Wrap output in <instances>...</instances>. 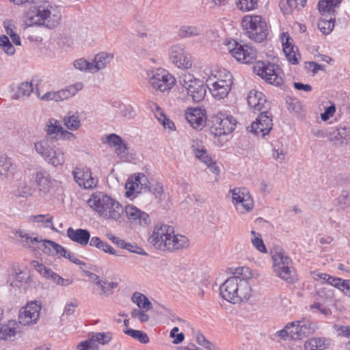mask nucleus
<instances>
[{
  "mask_svg": "<svg viewBox=\"0 0 350 350\" xmlns=\"http://www.w3.org/2000/svg\"><path fill=\"white\" fill-rule=\"evenodd\" d=\"M148 241L154 248L163 252H174L189 246V239L184 235L175 234L172 226L157 224Z\"/></svg>",
  "mask_w": 350,
  "mask_h": 350,
  "instance_id": "nucleus-1",
  "label": "nucleus"
},
{
  "mask_svg": "<svg viewBox=\"0 0 350 350\" xmlns=\"http://www.w3.org/2000/svg\"><path fill=\"white\" fill-rule=\"evenodd\" d=\"M61 14L52 3L48 1L38 3L27 14V24L29 26H44L49 29L57 27Z\"/></svg>",
  "mask_w": 350,
  "mask_h": 350,
  "instance_id": "nucleus-2",
  "label": "nucleus"
},
{
  "mask_svg": "<svg viewBox=\"0 0 350 350\" xmlns=\"http://www.w3.org/2000/svg\"><path fill=\"white\" fill-rule=\"evenodd\" d=\"M220 295L230 303L240 304L250 299L252 295V286L247 279L241 276H232L220 286Z\"/></svg>",
  "mask_w": 350,
  "mask_h": 350,
  "instance_id": "nucleus-3",
  "label": "nucleus"
},
{
  "mask_svg": "<svg viewBox=\"0 0 350 350\" xmlns=\"http://www.w3.org/2000/svg\"><path fill=\"white\" fill-rule=\"evenodd\" d=\"M88 204L101 217L109 220L118 221L124 213L123 206L118 201L100 192L92 194Z\"/></svg>",
  "mask_w": 350,
  "mask_h": 350,
  "instance_id": "nucleus-4",
  "label": "nucleus"
},
{
  "mask_svg": "<svg viewBox=\"0 0 350 350\" xmlns=\"http://www.w3.org/2000/svg\"><path fill=\"white\" fill-rule=\"evenodd\" d=\"M51 142L48 137L36 141L35 150L49 164L55 167L62 166L65 163L64 152L62 149H54L50 144Z\"/></svg>",
  "mask_w": 350,
  "mask_h": 350,
  "instance_id": "nucleus-5",
  "label": "nucleus"
},
{
  "mask_svg": "<svg viewBox=\"0 0 350 350\" xmlns=\"http://www.w3.org/2000/svg\"><path fill=\"white\" fill-rule=\"evenodd\" d=\"M241 23L245 33L251 40L261 42L267 38L268 33L267 23L260 16H245Z\"/></svg>",
  "mask_w": 350,
  "mask_h": 350,
  "instance_id": "nucleus-6",
  "label": "nucleus"
},
{
  "mask_svg": "<svg viewBox=\"0 0 350 350\" xmlns=\"http://www.w3.org/2000/svg\"><path fill=\"white\" fill-rule=\"evenodd\" d=\"M271 258L275 274L288 283H293L295 280L294 272L291 266V260L288 256L282 250H280L279 251L272 252Z\"/></svg>",
  "mask_w": 350,
  "mask_h": 350,
  "instance_id": "nucleus-7",
  "label": "nucleus"
},
{
  "mask_svg": "<svg viewBox=\"0 0 350 350\" xmlns=\"http://www.w3.org/2000/svg\"><path fill=\"white\" fill-rule=\"evenodd\" d=\"M254 72L271 85L280 86L284 82L281 69L274 64L259 61L254 66Z\"/></svg>",
  "mask_w": 350,
  "mask_h": 350,
  "instance_id": "nucleus-8",
  "label": "nucleus"
},
{
  "mask_svg": "<svg viewBox=\"0 0 350 350\" xmlns=\"http://www.w3.org/2000/svg\"><path fill=\"white\" fill-rule=\"evenodd\" d=\"M180 83L185 88L189 97L193 102L202 101L206 93V86L203 82L190 74L183 75L180 79Z\"/></svg>",
  "mask_w": 350,
  "mask_h": 350,
  "instance_id": "nucleus-9",
  "label": "nucleus"
},
{
  "mask_svg": "<svg viewBox=\"0 0 350 350\" xmlns=\"http://www.w3.org/2000/svg\"><path fill=\"white\" fill-rule=\"evenodd\" d=\"M232 202L237 211L241 214L251 212L254 208V200L245 187H236L230 190Z\"/></svg>",
  "mask_w": 350,
  "mask_h": 350,
  "instance_id": "nucleus-10",
  "label": "nucleus"
},
{
  "mask_svg": "<svg viewBox=\"0 0 350 350\" xmlns=\"http://www.w3.org/2000/svg\"><path fill=\"white\" fill-rule=\"evenodd\" d=\"M227 50L238 62L251 64L256 58V51L248 45H243L232 40L226 44Z\"/></svg>",
  "mask_w": 350,
  "mask_h": 350,
  "instance_id": "nucleus-11",
  "label": "nucleus"
},
{
  "mask_svg": "<svg viewBox=\"0 0 350 350\" xmlns=\"http://www.w3.org/2000/svg\"><path fill=\"white\" fill-rule=\"evenodd\" d=\"M210 131L215 136L228 135L232 133L236 126V120L232 116H226L223 114L211 117L208 121Z\"/></svg>",
  "mask_w": 350,
  "mask_h": 350,
  "instance_id": "nucleus-12",
  "label": "nucleus"
},
{
  "mask_svg": "<svg viewBox=\"0 0 350 350\" xmlns=\"http://www.w3.org/2000/svg\"><path fill=\"white\" fill-rule=\"evenodd\" d=\"M170 62L176 67L188 69L192 66V57L183 44L172 45L168 51Z\"/></svg>",
  "mask_w": 350,
  "mask_h": 350,
  "instance_id": "nucleus-13",
  "label": "nucleus"
},
{
  "mask_svg": "<svg viewBox=\"0 0 350 350\" xmlns=\"http://www.w3.org/2000/svg\"><path fill=\"white\" fill-rule=\"evenodd\" d=\"M273 116L270 110L260 111V114L253 122L250 126L247 128L248 131L256 135L264 137L268 135L273 128Z\"/></svg>",
  "mask_w": 350,
  "mask_h": 350,
  "instance_id": "nucleus-14",
  "label": "nucleus"
},
{
  "mask_svg": "<svg viewBox=\"0 0 350 350\" xmlns=\"http://www.w3.org/2000/svg\"><path fill=\"white\" fill-rule=\"evenodd\" d=\"M149 84L156 90L168 91L175 83L174 77L165 70L158 69L149 77Z\"/></svg>",
  "mask_w": 350,
  "mask_h": 350,
  "instance_id": "nucleus-15",
  "label": "nucleus"
},
{
  "mask_svg": "<svg viewBox=\"0 0 350 350\" xmlns=\"http://www.w3.org/2000/svg\"><path fill=\"white\" fill-rule=\"evenodd\" d=\"M41 310V305L38 301H31L21 308L18 314V321L21 325H29L37 323Z\"/></svg>",
  "mask_w": 350,
  "mask_h": 350,
  "instance_id": "nucleus-16",
  "label": "nucleus"
},
{
  "mask_svg": "<svg viewBox=\"0 0 350 350\" xmlns=\"http://www.w3.org/2000/svg\"><path fill=\"white\" fill-rule=\"evenodd\" d=\"M112 338L111 332H92L89 334V339L81 342L77 346V350H98V346L96 342L100 345L107 344Z\"/></svg>",
  "mask_w": 350,
  "mask_h": 350,
  "instance_id": "nucleus-17",
  "label": "nucleus"
},
{
  "mask_svg": "<svg viewBox=\"0 0 350 350\" xmlns=\"http://www.w3.org/2000/svg\"><path fill=\"white\" fill-rule=\"evenodd\" d=\"M75 181L79 187L89 189L95 187L98 183L97 179L92 176V172L88 167H77L72 172Z\"/></svg>",
  "mask_w": 350,
  "mask_h": 350,
  "instance_id": "nucleus-18",
  "label": "nucleus"
},
{
  "mask_svg": "<svg viewBox=\"0 0 350 350\" xmlns=\"http://www.w3.org/2000/svg\"><path fill=\"white\" fill-rule=\"evenodd\" d=\"M248 105L253 108L255 111H267L271 109V103L268 101L266 96L256 90H251L247 96Z\"/></svg>",
  "mask_w": 350,
  "mask_h": 350,
  "instance_id": "nucleus-19",
  "label": "nucleus"
},
{
  "mask_svg": "<svg viewBox=\"0 0 350 350\" xmlns=\"http://www.w3.org/2000/svg\"><path fill=\"white\" fill-rule=\"evenodd\" d=\"M147 182L148 179L143 174H139L135 177L129 178L125 185L126 189V196L130 197L134 196L135 193H142L143 190L146 191Z\"/></svg>",
  "mask_w": 350,
  "mask_h": 350,
  "instance_id": "nucleus-20",
  "label": "nucleus"
},
{
  "mask_svg": "<svg viewBox=\"0 0 350 350\" xmlns=\"http://www.w3.org/2000/svg\"><path fill=\"white\" fill-rule=\"evenodd\" d=\"M228 76L229 77L228 79H217L212 84L207 85L214 98L220 100L228 96L232 84L230 75Z\"/></svg>",
  "mask_w": 350,
  "mask_h": 350,
  "instance_id": "nucleus-21",
  "label": "nucleus"
},
{
  "mask_svg": "<svg viewBox=\"0 0 350 350\" xmlns=\"http://www.w3.org/2000/svg\"><path fill=\"white\" fill-rule=\"evenodd\" d=\"M124 211L129 221L134 224L147 226L150 223L149 215L133 205L126 206Z\"/></svg>",
  "mask_w": 350,
  "mask_h": 350,
  "instance_id": "nucleus-22",
  "label": "nucleus"
},
{
  "mask_svg": "<svg viewBox=\"0 0 350 350\" xmlns=\"http://www.w3.org/2000/svg\"><path fill=\"white\" fill-rule=\"evenodd\" d=\"M185 118L195 129L201 130L205 126V110L200 108L189 109L185 113Z\"/></svg>",
  "mask_w": 350,
  "mask_h": 350,
  "instance_id": "nucleus-23",
  "label": "nucleus"
},
{
  "mask_svg": "<svg viewBox=\"0 0 350 350\" xmlns=\"http://www.w3.org/2000/svg\"><path fill=\"white\" fill-rule=\"evenodd\" d=\"M283 51L285 53L288 60L292 64H298L299 53H297V48L292 44L293 40L290 38L288 33L284 32L281 36Z\"/></svg>",
  "mask_w": 350,
  "mask_h": 350,
  "instance_id": "nucleus-24",
  "label": "nucleus"
},
{
  "mask_svg": "<svg viewBox=\"0 0 350 350\" xmlns=\"http://www.w3.org/2000/svg\"><path fill=\"white\" fill-rule=\"evenodd\" d=\"M67 237L73 242L84 247L88 245L90 239V232L86 229H74L70 227L66 231Z\"/></svg>",
  "mask_w": 350,
  "mask_h": 350,
  "instance_id": "nucleus-25",
  "label": "nucleus"
},
{
  "mask_svg": "<svg viewBox=\"0 0 350 350\" xmlns=\"http://www.w3.org/2000/svg\"><path fill=\"white\" fill-rule=\"evenodd\" d=\"M16 173V166L6 154L0 153V176L13 177Z\"/></svg>",
  "mask_w": 350,
  "mask_h": 350,
  "instance_id": "nucleus-26",
  "label": "nucleus"
},
{
  "mask_svg": "<svg viewBox=\"0 0 350 350\" xmlns=\"http://www.w3.org/2000/svg\"><path fill=\"white\" fill-rule=\"evenodd\" d=\"M60 122L54 118H50L46 122L44 131L46 133V137L51 139V142L57 140L55 135L60 133L62 129Z\"/></svg>",
  "mask_w": 350,
  "mask_h": 350,
  "instance_id": "nucleus-27",
  "label": "nucleus"
},
{
  "mask_svg": "<svg viewBox=\"0 0 350 350\" xmlns=\"http://www.w3.org/2000/svg\"><path fill=\"white\" fill-rule=\"evenodd\" d=\"M42 245L44 246L43 252L49 255L59 254L60 256L64 257L68 254V251L64 247L54 241L44 240Z\"/></svg>",
  "mask_w": 350,
  "mask_h": 350,
  "instance_id": "nucleus-28",
  "label": "nucleus"
},
{
  "mask_svg": "<svg viewBox=\"0 0 350 350\" xmlns=\"http://www.w3.org/2000/svg\"><path fill=\"white\" fill-rule=\"evenodd\" d=\"M306 0H281L280 6L284 14H291L294 10H299L305 6Z\"/></svg>",
  "mask_w": 350,
  "mask_h": 350,
  "instance_id": "nucleus-29",
  "label": "nucleus"
},
{
  "mask_svg": "<svg viewBox=\"0 0 350 350\" xmlns=\"http://www.w3.org/2000/svg\"><path fill=\"white\" fill-rule=\"evenodd\" d=\"M113 55L105 52L97 54L93 61L94 72L104 68L113 59Z\"/></svg>",
  "mask_w": 350,
  "mask_h": 350,
  "instance_id": "nucleus-30",
  "label": "nucleus"
},
{
  "mask_svg": "<svg viewBox=\"0 0 350 350\" xmlns=\"http://www.w3.org/2000/svg\"><path fill=\"white\" fill-rule=\"evenodd\" d=\"M36 183L40 191L47 192L51 185L49 174L44 171H39L36 174Z\"/></svg>",
  "mask_w": 350,
  "mask_h": 350,
  "instance_id": "nucleus-31",
  "label": "nucleus"
},
{
  "mask_svg": "<svg viewBox=\"0 0 350 350\" xmlns=\"http://www.w3.org/2000/svg\"><path fill=\"white\" fill-rule=\"evenodd\" d=\"M16 323L14 321H10L8 324L3 325L0 328V339L10 340L14 337L16 334Z\"/></svg>",
  "mask_w": 350,
  "mask_h": 350,
  "instance_id": "nucleus-32",
  "label": "nucleus"
},
{
  "mask_svg": "<svg viewBox=\"0 0 350 350\" xmlns=\"http://www.w3.org/2000/svg\"><path fill=\"white\" fill-rule=\"evenodd\" d=\"M64 124L70 131H76L81 125L78 113L68 112L63 119Z\"/></svg>",
  "mask_w": 350,
  "mask_h": 350,
  "instance_id": "nucleus-33",
  "label": "nucleus"
},
{
  "mask_svg": "<svg viewBox=\"0 0 350 350\" xmlns=\"http://www.w3.org/2000/svg\"><path fill=\"white\" fill-rule=\"evenodd\" d=\"M202 33L203 29L200 26L184 25L178 31V35L181 38L198 36Z\"/></svg>",
  "mask_w": 350,
  "mask_h": 350,
  "instance_id": "nucleus-34",
  "label": "nucleus"
},
{
  "mask_svg": "<svg viewBox=\"0 0 350 350\" xmlns=\"http://www.w3.org/2000/svg\"><path fill=\"white\" fill-rule=\"evenodd\" d=\"M131 300L139 308L144 309L146 311L149 310L152 307V303L147 297L139 292H135L132 295Z\"/></svg>",
  "mask_w": 350,
  "mask_h": 350,
  "instance_id": "nucleus-35",
  "label": "nucleus"
},
{
  "mask_svg": "<svg viewBox=\"0 0 350 350\" xmlns=\"http://www.w3.org/2000/svg\"><path fill=\"white\" fill-rule=\"evenodd\" d=\"M326 347L325 339L323 338H312L304 344L306 350H325Z\"/></svg>",
  "mask_w": 350,
  "mask_h": 350,
  "instance_id": "nucleus-36",
  "label": "nucleus"
},
{
  "mask_svg": "<svg viewBox=\"0 0 350 350\" xmlns=\"http://www.w3.org/2000/svg\"><path fill=\"white\" fill-rule=\"evenodd\" d=\"M299 329V336H301V339L305 338L314 332V325L308 319H303L298 321Z\"/></svg>",
  "mask_w": 350,
  "mask_h": 350,
  "instance_id": "nucleus-37",
  "label": "nucleus"
},
{
  "mask_svg": "<svg viewBox=\"0 0 350 350\" xmlns=\"http://www.w3.org/2000/svg\"><path fill=\"white\" fill-rule=\"evenodd\" d=\"M33 91L32 84L28 82L21 83L14 93L13 98L20 99L29 96Z\"/></svg>",
  "mask_w": 350,
  "mask_h": 350,
  "instance_id": "nucleus-38",
  "label": "nucleus"
},
{
  "mask_svg": "<svg viewBox=\"0 0 350 350\" xmlns=\"http://www.w3.org/2000/svg\"><path fill=\"white\" fill-rule=\"evenodd\" d=\"M97 286H98L101 290L100 295L108 297L113 293V290L118 286V283L105 280L97 282Z\"/></svg>",
  "mask_w": 350,
  "mask_h": 350,
  "instance_id": "nucleus-39",
  "label": "nucleus"
},
{
  "mask_svg": "<svg viewBox=\"0 0 350 350\" xmlns=\"http://www.w3.org/2000/svg\"><path fill=\"white\" fill-rule=\"evenodd\" d=\"M342 0H320L318 3V9L322 14L329 13L333 8L336 7Z\"/></svg>",
  "mask_w": 350,
  "mask_h": 350,
  "instance_id": "nucleus-40",
  "label": "nucleus"
},
{
  "mask_svg": "<svg viewBox=\"0 0 350 350\" xmlns=\"http://www.w3.org/2000/svg\"><path fill=\"white\" fill-rule=\"evenodd\" d=\"M124 333L133 338L137 340L142 344H147L149 342V337L146 333L140 330H135L131 328L127 329L124 331Z\"/></svg>",
  "mask_w": 350,
  "mask_h": 350,
  "instance_id": "nucleus-41",
  "label": "nucleus"
},
{
  "mask_svg": "<svg viewBox=\"0 0 350 350\" xmlns=\"http://www.w3.org/2000/svg\"><path fill=\"white\" fill-rule=\"evenodd\" d=\"M0 47L8 55H13L15 53V48L5 35L0 36Z\"/></svg>",
  "mask_w": 350,
  "mask_h": 350,
  "instance_id": "nucleus-42",
  "label": "nucleus"
},
{
  "mask_svg": "<svg viewBox=\"0 0 350 350\" xmlns=\"http://www.w3.org/2000/svg\"><path fill=\"white\" fill-rule=\"evenodd\" d=\"M17 234L21 238L22 245L25 247H31L35 243L40 242L38 237H31L24 231H18Z\"/></svg>",
  "mask_w": 350,
  "mask_h": 350,
  "instance_id": "nucleus-43",
  "label": "nucleus"
},
{
  "mask_svg": "<svg viewBox=\"0 0 350 350\" xmlns=\"http://www.w3.org/2000/svg\"><path fill=\"white\" fill-rule=\"evenodd\" d=\"M42 99L44 100H54L55 102L67 99L66 95L64 90L57 92H48L42 96Z\"/></svg>",
  "mask_w": 350,
  "mask_h": 350,
  "instance_id": "nucleus-44",
  "label": "nucleus"
},
{
  "mask_svg": "<svg viewBox=\"0 0 350 350\" xmlns=\"http://www.w3.org/2000/svg\"><path fill=\"white\" fill-rule=\"evenodd\" d=\"M73 66L76 69L81 71L94 72L93 63L89 62L83 58H80L74 61Z\"/></svg>",
  "mask_w": 350,
  "mask_h": 350,
  "instance_id": "nucleus-45",
  "label": "nucleus"
},
{
  "mask_svg": "<svg viewBox=\"0 0 350 350\" xmlns=\"http://www.w3.org/2000/svg\"><path fill=\"white\" fill-rule=\"evenodd\" d=\"M31 265L45 278L51 279L52 275L55 273L51 269L47 268L43 264L39 263L36 260L31 262Z\"/></svg>",
  "mask_w": 350,
  "mask_h": 350,
  "instance_id": "nucleus-46",
  "label": "nucleus"
},
{
  "mask_svg": "<svg viewBox=\"0 0 350 350\" xmlns=\"http://www.w3.org/2000/svg\"><path fill=\"white\" fill-rule=\"evenodd\" d=\"M33 192V189L29 184H27L26 182L19 183L17 188V193L19 197L27 198L32 196Z\"/></svg>",
  "mask_w": 350,
  "mask_h": 350,
  "instance_id": "nucleus-47",
  "label": "nucleus"
},
{
  "mask_svg": "<svg viewBox=\"0 0 350 350\" xmlns=\"http://www.w3.org/2000/svg\"><path fill=\"white\" fill-rule=\"evenodd\" d=\"M319 277L322 278L323 280L326 281L329 284L336 288H338L340 290H341V288H342L345 281L338 278L330 276L326 273H321V275H319Z\"/></svg>",
  "mask_w": 350,
  "mask_h": 350,
  "instance_id": "nucleus-48",
  "label": "nucleus"
},
{
  "mask_svg": "<svg viewBox=\"0 0 350 350\" xmlns=\"http://www.w3.org/2000/svg\"><path fill=\"white\" fill-rule=\"evenodd\" d=\"M33 222H42L46 227L50 228L51 230L57 231L53 225V217L49 215H37L32 216Z\"/></svg>",
  "mask_w": 350,
  "mask_h": 350,
  "instance_id": "nucleus-49",
  "label": "nucleus"
},
{
  "mask_svg": "<svg viewBox=\"0 0 350 350\" xmlns=\"http://www.w3.org/2000/svg\"><path fill=\"white\" fill-rule=\"evenodd\" d=\"M318 27L322 33L327 35L332 31L334 27V23L332 21V18L328 20L322 18L319 21Z\"/></svg>",
  "mask_w": 350,
  "mask_h": 350,
  "instance_id": "nucleus-50",
  "label": "nucleus"
},
{
  "mask_svg": "<svg viewBox=\"0 0 350 350\" xmlns=\"http://www.w3.org/2000/svg\"><path fill=\"white\" fill-rule=\"evenodd\" d=\"M259 0H238V8L243 11L253 10L258 7Z\"/></svg>",
  "mask_w": 350,
  "mask_h": 350,
  "instance_id": "nucleus-51",
  "label": "nucleus"
},
{
  "mask_svg": "<svg viewBox=\"0 0 350 350\" xmlns=\"http://www.w3.org/2000/svg\"><path fill=\"white\" fill-rule=\"evenodd\" d=\"M335 204L341 208L350 206V195L347 191H343L341 194L336 199Z\"/></svg>",
  "mask_w": 350,
  "mask_h": 350,
  "instance_id": "nucleus-52",
  "label": "nucleus"
},
{
  "mask_svg": "<svg viewBox=\"0 0 350 350\" xmlns=\"http://www.w3.org/2000/svg\"><path fill=\"white\" fill-rule=\"evenodd\" d=\"M83 87V84L82 82H77L75 84L68 86L66 89H64L67 99L75 96L79 90H82Z\"/></svg>",
  "mask_w": 350,
  "mask_h": 350,
  "instance_id": "nucleus-53",
  "label": "nucleus"
},
{
  "mask_svg": "<svg viewBox=\"0 0 350 350\" xmlns=\"http://www.w3.org/2000/svg\"><path fill=\"white\" fill-rule=\"evenodd\" d=\"M196 157L206 165H210L213 161L212 158L208 154L206 150L204 148L196 149L195 150Z\"/></svg>",
  "mask_w": 350,
  "mask_h": 350,
  "instance_id": "nucleus-54",
  "label": "nucleus"
},
{
  "mask_svg": "<svg viewBox=\"0 0 350 350\" xmlns=\"http://www.w3.org/2000/svg\"><path fill=\"white\" fill-rule=\"evenodd\" d=\"M131 317L137 319L141 323H146L149 321V316L144 310L133 309L131 313Z\"/></svg>",
  "mask_w": 350,
  "mask_h": 350,
  "instance_id": "nucleus-55",
  "label": "nucleus"
},
{
  "mask_svg": "<svg viewBox=\"0 0 350 350\" xmlns=\"http://www.w3.org/2000/svg\"><path fill=\"white\" fill-rule=\"evenodd\" d=\"M290 338L293 340H300L301 336H299V329L298 321L290 323Z\"/></svg>",
  "mask_w": 350,
  "mask_h": 350,
  "instance_id": "nucleus-56",
  "label": "nucleus"
},
{
  "mask_svg": "<svg viewBox=\"0 0 350 350\" xmlns=\"http://www.w3.org/2000/svg\"><path fill=\"white\" fill-rule=\"evenodd\" d=\"M5 28L6 33L8 36H10V38L12 39V42L16 45L20 46L21 44V38H20L19 36L15 33V31H14L12 27L11 26L8 25V26H5Z\"/></svg>",
  "mask_w": 350,
  "mask_h": 350,
  "instance_id": "nucleus-57",
  "label": "nucleus"
},
{
  "mask_svg": "<svg viewBox=\"0 0 350 350\" xmlns=\"http://www.w3.org/2000/svg\"><path fill=\"white\" fill-rule=\"evenodd\" d=\"M202 1L210 8L222 7L228 4V0H202Z\"/></svg>",
  "mask_w": 350,
  "mask_h": 350,
  "instance_id": "nucleus-58",
  "label": "nucleus"
},
{
  "mask_svg": "<svg viewBox=\"0 0 350 350\" xmlns=\"http://www.w3.org/2000/svg\"><path fill=\"white\" fill-rule=\"evenodd\" d=\"M122 138L116 134H110L106 137V142L111 146L116 147L120 144H122Z\"/></svg>",
  "mask_w": 350,
  "mask_h": 350,
  "instance_id": "nucleus-59",
  "label": "nucleus"
},
{
  "mask_svg": "<svg viewBox=\"0 0 350 350\" xmlns=\"http://www.w3.org/2000/svg\"><path fill=\"white\" fill-rule=\"evenodd\" d=\"M252 245L260 252L262 253H266L267 249L266 247L263 243L262 239L260 237V235L259 237H256L254 239H252Z\"/></svg>",
  "mask_w": 350,
  "mask_h": 350,
  "instance_id": "nucleus-60",
  "label": "nucleus"
},
{
  "mask_svg": "<svg viewBox=\"0 0 350 350\" xmlns=\"http://www.w3.org/2000/svg\"><path fill=\"white\" fill-rule=\"evenodd\" d=\"M125 250H129V252L143 256H147V253L145 252V250L137 246L135 244H132L131 243H126Z\"/></svg>",
  "mask_w": 350,
  "mask_h": 350,
  "instance_id": "nucleus-61",
  "label": "nucleus"
},
{
  "mask_svg": "<svg viewBox=\"0 0 350 350\" xmlns=\"http://www.w3.org/2000/svg\"><path fill=\"white\" fill-rule=\"evenodd\" d=\"M51 280H53L57 285L60 286H67L72 284V280L69 279H64L58 274H57L56 273L52 275V278Z\"/></svg>",
  "mask_w": 350,
  "mask_h": 350,
  "instance_id": "nucleus-62",
  "label": "nucleus"
},
{
  "mask_svg": "<svg viewBox=\"0 0 350 350\" xmlns=\"http://www.w3.org/2000/svg\"><path fill=\"white\" fill-rule=\"evenodd\" d=\"M98 249L103 251L105 253L118 256L116 250L105 241H101L100 245L98 246Z\"/></svg>",
  "mask_w": 350,
  "mask_h": 350,
  "instance_id": "nucleus-63",
  "label": "nucleus"
},
{
  "mask_svg": "<svg viewBox=\"0 0 350 350\" xmlns=\"http://www.w3.org/2000/svg\"><path fill=\"white\" fill-rule=\"evenodd\" d=\"M77 307H78V303L77 301L67 304L64 307L62 317H64L65 316L68 317L73 314Z\"/></svg>",
  "mask_w": 350,
  "mask_h": 350,
  "instance_id": "nucleus-64",
  "label": "nucleus"
}]
</instances>
